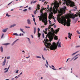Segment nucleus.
<instances>
[{"mask_svg":"<svg viewBox=\"0 0 80 80\" xmlns=\"http://www.w3.org/2000/svg\"><path fill=\"white\" fill-rule=\"evenodd\" d=\"M63 12H65V9L64 8H62V9H60V10L59 11V13H61V14H62L63 13Z\"/></svg>","mask_w":80,"mask_h":80,"instance_id":"nucleus-8","label":"nucleus"},{"mask_svg":"<svg viewBox=\"0 0 80 80\" xmlns=\"http://www.w3.org/2000/svg\"><path fill=\"white\" fill-rule=\"evenodd\" d=\"M47 1H46L45 2H44V3H47Z\"/></svg>","mask_w":80,"mask_h":80,"instance_id":"nucleus-57","label":"nucleus"},{"mask_svg":"<svg viewBox=\"0 0 80 80\" xmlns=\"http://www.w3.org/2000/svg\"><path fill=\"white\" fill-rule=\"evenodd\" d=\"M54 39L56 40H58V37L57 36H55L54 38Z\"/></svg>","mask_w":80,"mask_h":80,"instance_id":"nucleus-18","label":"nucleus"},{"mask_svg":"<svg viewBox=\"0 0 80 80\" xmlns=\"http://www.w3.org/2000/svg\"><path fill=\"white\" fill-rule=\"evenodd\" d=\"M44 41L45 42L44 43V45L46 47L47 50H49V49L50 50V48H51V47H52V45H51L50 43L48 42V39L46 38L44 39Z\"/></svg>","mask_w":80,"mask_h":80,"instance_id":"nucleus-6","label":"nucleus"},{"mask_svg":"<svg viewBox=\"0 0 80 80\" xmlns=\"http://www.w3.org/2000/svg\"><path fill=\"white\" fill-rule=\"evenodd\" d=\"M49 19H50V20H51V19H52V18H51V17H49Z\"/></svg>","mask_w":80,"mask_h":80,"instance_id":"nucleus-55","label":"nucleus"},{"mask_svg":"<svg viewBox=\"0 0 80 80\" xmlns=\"http://www.w3.org/2000/svg\"><path fill=\"white\" fill-rule=\"evenodd\" d=\"M49 67L50 68H51L52 69V70H56V69L54 68H52L51 67V66H49Z\"/></svg>","mask_w":80,"mask_h":80,"instance_id":"nucleus-28","label":"nucleus"},{"mask_svg":"<svg viewBox=\"0 0 80 80\" xmlns=\"http://www.w3.org/2000/svg\"><path fill=\"white\" fill-rule=\"evenodd\" d=\"M48 22H49V23L50 25H51V21H50V20H48Z\"/></svg>","mask_w":80,"mask_h":80,"instance_id":"nucleus-38","label":"nucleus"},{"mask_svg":"<svg viewBox=\"0 0 80 80\" xmlns=\"http://www.w3.org/2000/svg\"><path fill=\"white\" fill-rule=\"evenodd\" d=\"M50 30L51 32L50 31L49 33H48L47 35L48 37L49 38V41L51 42V41H52L53 39V37H54V36H55V31H54L53 28H50Z\"/></svg>","mask_w":80,"mask_h":80,"instance_id":"nucleus-3","label":"nucleus"},{"mask_svg":"<svg viewBox=\"0 0 80 80\" xmlns=\"http://www.w3.org/2000/svg\"><path fill=\"white\" fill-rule=\"evenodd\" d=\"M45 0H42V2H45Z\"/></svg>","mask_w":80,"mask_h":80,"instance_id":"nucleus-54","label":"nucleus"},{"mask_svg":"<svg viewBox=\"0 0 80 80\" xmlns=\"http://www.w3.org/2000/svg\"><path fill=\"white\" fill-rule=\"evenodd\" d=\"M32 17L33 18H34L35 17V16H34V15H33V14H32Z\"/></svg>","mask_w":80,"mask_h":80,"instance_id":"nucleus-45","label":"nucleus"},{"mask_svg":"<svg viewBox=\"0 0 80 80\" xmlns=\"http://www.w3.org/2000/svg\"><path fill=\"white\" fill-rule=\"evenodd\" d=\"M10 57L9 56L7 57V59H10Z\"/></svg>","mask_w":80,"mask_h":80,"instance_id":"nucleus-35","label":"nucleus"},{"mask_svg":"<svg viewBox=\"0 0 80 80\" xmlns=\"http://www.w3.org/2000/svg\"><path fill=\"white\" fill-rule=\"evenodd\" d=\"M40 5H39V4H38V5L37 6V8H36V10H35V11L34 12V13L35 15L36 14V13H37V12H38V11L37 10H40Z\"/></svg>","mask_w":80,"mask_h":80,"instance_id":"nucleus-7","label":"nucleus"},{"mask_svg":"<svg viewBox=\"0 0 80 80\" xmlns=\"http://www.w3.org/2000/svg\"><path fill=\"white\" fill-rule=\"evenodd\" d=\"M15 26H16V24H14L13 25H11L10 26V28H12V27H15Z\"/></svg>","mask_w":80,"mask_h":80,"instance_id":"nucleus-21","label":"nucleus"},{"mask_svg":"<svg viewBox=\"0 0 80 80\" xmlns=\"http://www.w3.org/2000/svg\"><path fill=\"white\" fill-rule=\"evenodd\" d=\"M3 45H10V43H5V44H3Z\"/></svg>","mask_w":80,"mask_h":80,"instance_id":"nucleus-24","label":"nucleus"},{"mask_svg":"<svg viewBox=\"0 0 80 80\" xmlns=\"http://www.w3.org/2000/svg\"><path fill=\"white\" fill-rule=\"evenodd\" d=\"M0 50L2 52H3V47L1 46L0 48Z\"/></svg>","mask_w":80,"mask_h":80,"instance_id":"nucleus-20","label":"nucleus"},{"mask_svg":"<svg viewBox=\"0 0 80 80\" xmlns=\"http://www.w3.org/2000/svg\"><path fill=\"white\" fill-rule=\"evenodd\" d=\"M69 59H70V58H68V59L66 61V62H68V60H69Z\"/></svg>","mask_w":80,"mask_h":80,"instance_id":"nucleus-50","label":"nucleus"},{"mask_svg":"<svg viewBox=\"0 0 80 80\" xmlns=\"http://www.w3.org/2000/svg\"><path fill=\"white\" fill-rule=\"evenodd\" d=\"M36 2H37V1H34L33 3H36Z\"/></svg>","mask_w":80,"mask_h":80,"instance_id":"nucleus-48","label":"nucleus"},{"mask_svg":"<svg viewBox=\"0 0 80 80\" xmlns=\"http://www.w3.org/2000/svg\"><path fill=\"white\" fill-rule=\"evenodd\" d=\"M68 37L69 38H70V39H71V37L72 36V34L71 33V34L69 32L68 33Z\"/></svg>","mask_w":80,"mask_h":80,"instance_id":"nucleus-10","label":"nucleus"},{"mask_svg":"<svg viewBox=\"0 0 80 80\" xmlns=\"http://www.w3.org/2000/svg\"><path fill=\"white\" fill-rule=\"evenodd\" d=\"M78 58V57H77V58H76L74 60V61L75 60H76L77 58Z\"/></svg>","mask_w":80,"mask_h":80,"instance_id":"nucleus-41","label":"nucleus"},{"mask_svg":"<svg viewBox=\"0 0 80 80\" xmlns=\"http://www.w3.org/2000/svg\"><path fill=\"white\" fill-rule=\"evenodd\" d=\"M6 16H8V17H10V15H8V13L6 14Z\"/></svg>","mask_w":80,"mask_h":80,"instance_id":"nucleus-36","label":"nucleus"},{"mask_svg":"<svg viewBox=\"0 0 80 80\" xmlns=\"http://www.w3.org/2000/svg\"><path fill=\"white\" fill-rule=\"evenodd\" d=\"M31 37L32 38H33V35H31Z\"/></svg>","mask_w":80,"mask_h":80,"instance_id":"nucleus-60","label":"nucleus"},{"mask_svg":"<svg viewBox=\"0 0 80 80\" xmlns=\"http://www.w3.org/2000/svg\"><path fill=\"white\" fill-rule=\"evenodd\" d=\"M44 50H47V49H46V48H44Z\"/></svg>","mask_w":80,"mask_h":80,"instance_id":"nucleus-63","label":"nucleus"},{"mask_svg":"<svg viewBox=\"0 0 80 80\" xmlns=\"http://www.w3.org/2000/svg\"><path fill=\"white\" fill-rule=\"evenodd\" d=\"M76 48H79V47H80V46H77L75 47Z\"/></svg>","mask_w":80,"mask_h":80,"instance_id":"nucleus-34","label":"nucleus"},{"mask_svg":"<svg viewBox=\"0 0 80 80\" xmlns=\"http://www.w3.org/2000/svg\"><path fill=\"white\" fill-rule=\"evenodd\" d=\"M23 12H27V9H25L23 10Z\"/></svg>","mask_w":80,"mask_h":80,"instance_id":"nucleus-39","label":"nucleus"},{"mask_svg":"<svg viewBox=\"0 0 80 80\" xmlns=\"http://www.w3.org/2000/svg\"><path fill=\"white\" fill-rule=\"evenodd\" d=\"M40 31V28H38V33Z\"/></svg>","mask_w":80,"mask_h":80,"instance_id":"nucleus-27","label":"nucleus"},{"mask_svg":"<svg viewBox=\"0 0 80 80\" xmlns=\"http://www.w3.org/2000/svg\"><path fill=\"white\" fill-rule=\"evenodd\" d=\"M13 35H15L16 36H19V35L17 34V33H13Z\"/></svg>","mask_w":80,"mask_h":80,"instance_id":"nucleus-22","label":"nucleus"},{"mask_svg":"<svg viewBox=\"0 0 80 80\" xmlns=\"http://www.w3.org/2000/svg\"><path fill=\"white\" fill-rule=\"evenodd\" d=\"M59 29H60V28H58V29L55 30V34H57V33H58V32H59Z\"/></svg>","mask_w":80,"mask_h":80,"instance_id":"nucleus-9","label":"nucleus"},{"mask_svg":"<svg viewBox=\"0 0 80 80\" xmlns=\"http://www.w3.org/2000/svg\"><path fill=\"white\" fill-rule=\"evenodd\" d=\"M42 9H43V10H45V9H47V8H42Z\"/></svg>","mask_w":80,"mask_h":80,"instance_id":"nucleus-40","label":"nucleus"},{"mask_svg":"<svg viewBox=\"0 0 80 80\" xmlns=\"http://www.w3.org/2000/svg\"><path fill=\"white\" fill-rule=\"evenodd\" d=\"M22 73H23V72H21V73L19 75H22Z\"/></svg>","mask_w":80,"mask_h":80,"instance_id":"nucleus-52","label":"nucleus"},{"mask_svg":"<svg viewBox=\"0 0 80 80\" xmlns=\"http://www.w3.org/2000/svg\"><path fill=\"white\" fill-rule=\"evenodd\" d=\"M49 7V5H48V7L47 8V9H48Z\"/></svg>","mask_w":80,"mask_h":80,"instance_id":"nucleus-49","label":"nucleus"},{"mask_svg":"<svg viewBox=\"0 0 80 80\" xmlns=\"http://www.w3.org/2000/svg\"><path fill=\"white\" fill-rule=\"evenodd\" d=\"M51 5L52 6V5L54 6L52 10L53 12L55 13H57V12H58V8L59 7L57 2L55 1L54 3L51 4Z\"/></svg>","mask_w":80,"mask_h":80,"instance_id":"nucleus-4","label":"nucleus"},{"mask_svg":"<svg viewBox=\"0 0 80 80\" xmlns=\"http://www.w3.org/2000/svg\"><path fill=\"white\" fill-rule=\"evenodd\" d=\"M77 33H78V34H79V35H80V32H79L78 31H77Z\"/></svg>","mask_w":80,"mask_h":80,"instance_id":"nucleus-33","label":"nucleus"},{"mask_svg":"<svg viewBox=\"0 0 80 80\" xmlns=\"http://www.w3.org/2000/svg\"><path fill=\"white\" fill-rule=\"evenodd\" d=\"M38 37H40L41 35V34L39 32H38Z\"/></svg>","mask_w":80,"mask_h":80,"instance_id":"nucleus-23","label":"nucleus"},{"mask_svg":"<svg viewBox=\"0 0 80 80\" xmlns=\"http://www.w3.org/2000/svg\"><path fill=\"white\" fill-rule=\"evenodd\" d=\"M48 27V31H50V28H51V27H52V26L54 25H55V24H51Z\"/></svg>","mask_w":80,"mask_h":80,"instance_id":"nucleus-11","label":"nucleus"},{"mask_svg":"<svg viewBox=\"0 0 80 80\" xmlns=\"http://www.w3.org/2000/svg\"><path fill=\"white\" fill-rule=\"evenodd\" d=\"M19 36H22V33H20L19 34Z\"/></svg>","mask_w":80,"mask_h":80,"instance_id":"nucleus-59","label":"nucleus"},{"mask_svg":"<svg viewBox=\"0 0 80 80\" xmlns=\"http://www.w3.org/2000/svg\"><path fill=\"white\" fill-rule=\"evenodd\" d=\"M33 20L34 22H35V18H33Z\"/></svg>","mask_w":80,"mask_h":80,"instance_id":"nucleus-42","label":"nucleus"},{"mask_svg":"<svg viewBox=\"0 0 80 80\" xmlns=\"http://www.w3.org/2000/svg\"><path fill=\"white\" fill-rule=\"evenodd\" d=\"M36 57V58H41V57L40 56H37Z\"/></svg>","mask_w":80,"mask_h":80,"instance_id":"nucleus-31","label":"nucleus"},{"mask_svg":"<svg viewBox=\"0 0 80 80\" xmlns=\"http://www.w3.org/2000/svg\"><path fill=\"white\" fill-rule=\"evenodd\" d=\"M27 38L29 42H30V38Z\"/></svg>","mask_w":80,"mask_h":80,"instance_id":"nucleus-37","label":"nucleus"},{"mask_svg":"<svg viewBox=\"0 0 80 80\" xmlns=\"http://www.w3.org/2000/svg\"><path fill=\"white\" fill-rule=\"evenodd\" d=\"M43 27H44V26L41 27V28H43Z\"/></svg>","mask_w":80,"mask_h":80,"instance_id":"nucleus-62","label":"nucleus"},{"mask_svg":"<svg viewBox=\"0 0 80 80\" xmlns=\"http://www.w3.org/2000/svg\"><path fill=\"white\" fill-rule=\"evenodd\" d=\"M42 36L43 38H44V33H43V34H42Z\"/></svg>","mask_w":80,"mask_h":80,"instance_id":"nucleus-46","label":"nucleus"},{"mask_svg":"<svg viewBox=\"0 0 80 80\" xmlns=\"http://www.w3.org/2000/svg\"><path fill=\"white\" fill-rule=\"evenodd\" d=\"M22 52H24V53H25V52L24 51H22Z\"/></svg>","mask_w":80,"mask_h":80,"instance_id":"nucleus-58","label":"nucleus"},{"mask_svg":"<svg viewBox=\"0 0 80 80\" xmlns=\"http://www.w3.org/2000/svg\"><path fill=\"white\" fill-rule=\"evenodd\" d=\"M60 42V40L57 42V43H56L55 42L52 43V44L51 45V47L50 48V50H55L57 48V47H58V48H60L62 47V43L61 42Z\"/></svg>","mask_w":80,"mask_h":80,"instance_id":"nucleus-2","label":"nucleus"},{"mask_svg":"<svg viewBox=\"0 0 80 80\" xmlns=\"http://www.w3.org/2000/svg\"><path fill=\"white\" fill-rule=\"evenodd\" d=\"M65 2H66V4L68 7L70 6V7H72L73 6H75V3L71 0H62Z\"/></svg>","mask_w":80,"mask_h":80,"instance_id":"nucleus-5","label":"nucleus"},{"mask_svg":"<svg viewBox=\"0 0 80 80\" xmlns=\"http://www.w3.org/2000/svg\"><path fill=\"white\" fill-rule=\"evenodd\" d=\"M18 40H19V39H17L13 43H12V44L11 45H12V46H13V45L15 43H16V42H17V41H18Z\"/></svg>","mask_w":80,"mask_h":80,"instance_id":"nucleus-16","label":"nucleus"},{"mask_svg":"<svg viewBox=\"0 0 80 80\" xmlns=\"http://www.w3.org/2000/svg\"><path fill=\"white\" fill-rule=\"evenodd\" d=\"M10 68V66L7 69L6 71H5L4 73H7V72H8V69Z\"/></svg>","mask_w":80,"mask_h":80,"instance_id":"nucleus-19","label":"nucleus"},{"mask_svg":"<svg viewBox=\"0 0 80 80\" xmlns=\"http://www.w3.org/2000/svg\"><path fill=\"white\" fill-rule=\"evenodd\" d=\"M31 8L30 7L29 8V10H31Z\"/></svg>","mask_w":80,"mask_h":80,"instance_id":"nucleus-61","label":"nucleus"},{"mask_svg":"<svg viewBox=\"0 0 80 80\" xmlns=\"http://www.w3.org/2000/svg\"><path fill=\"white\" fill-rule=\"evenodd\" d=\"M7 30H8V28H6L2 30V32H6L7 31Z\"/></svg>","mask_w":80,"mask_h":80,"instance_id":"nucleus-17","label":"nucleus"},{"mask_svg":"<svg viewBox=\"0 0 80 80\" xmlns=\"http://www.w3.org/2000/svg\"><path fill=\"white\" fill-rule=\"evenodd\" d=\"M52 68H55V67H54V66L52 65Z\"/></svg>","mask_w":80,"mask_h":80,"instance_id":"nucleus-53","label":"nucleus"},{"mask_svg":"<svg viewBox=\"0 0 80 80\" xmlns=\"http://www.w3.org/2000/svg\"><path fill=\"white\" fill-rule=\"evenodd\" d=\"M46 63L48 65V62L47 61V60H46Z\"/></svg>","mask_w":80,"mask_h":80,"instance_id":"nucleus-43","label":"nucleus"},{"mask_svg":"<svg viewBox=\"0 0 80 80\" xmlns=\"http://www.w3.org/2000/svg\"><path fill=\"white\" fill-rule=\"evenodd\" d=\"M18 70H17V71L16 72V73H18Z\"/></svg>","mask_w":80,"mask_h":80,"instance_id":"nucleus-47","label":"nucleus"},{"mask_svg":"<svg viewBox=\"0 0 80 80\" xmlns=\"http://www.w3.org/2000/svg\"><path fill=\"white\" fill-rule=\"evenodd\" d=\"M27 22L28 24L29 25H30L31 24V21L30 20V19H28L27 20Z\"/></svg>","mask_w":80,"mask_h":80,"instance_id":"nucleus-15","label":"nucleus"},{"mask_svg":"<svg viewBox=\"0 0 80 80\" xmlns=\"http://www.w3.org/2000/svg\"><path fill=\"white\" fill-rule=\"evenodd\" d=\"M40 12L41 13V16H39V20L40 21L42 20V21L43 23H44L45 25H47V13H43V9H42L40 10Z\"/></svg>","mask_w":80,"mask_h":80,"instance_id":"nucleus-1","label":"nucleus"},{"mask_svg":"<svg viewBox=\"0 0 80 80\" xmlns=\"http://www.w3.org/2000/svg\"><path fill=\"white\" fill-rule=\"evenodd\" d=\"M3 35H4V34H2V36L1 37V38H3Z\"/></svg>","mask_w":80,"mask_h":80,"instance_id":"nucleus-44","label":"nucleus"},{"mask_svg":"<svg viewBox=\"0 0 80 80\" xmlns=\"http://www.w3.org/2000/svg\"><path fill=\"white\" fill-rule=\"evenodd\" d=\"M42 58L43 60H45V59L43 57V56L42 55Z\"/></svg>","mask_w":80,"mask_h":80,"instance_id":"nucleus-29","label":"nucleus"},{"mask_svg":"<svg viewBox=\"0 0 80 80\" xmlns=\"http://www.w3.org/2000/svg\"><path fill=\"white\" fill-rule=\"evenodd\" d=\"M36 32H37V28H36V27H34V31H33L34 34H35V33H36Z\"/></svg>","mask_w":80,"mask_h":80,"instance_id":"nucleus-12","label":"nucleus"},{"mask_svg":"<svg viewBox=\"0 0 80 80\" xmlns=\"http://www.w3.org/2000/svg\"><path fill=\"white\" fill-rule=\"evenodd\" d=\"M20 31H21V32H22V33H25V32H24L23 31V29H20Z\"/></svg>","mask_w":80,"mask_h":80,"instance_id":"nucleus-26","label":"nucleus"},{"mask_svg":"<svg viewBox=\"0 0 80 80\" xmlns=\"http://www.w3.org/2000/svg\"><path fill=\"white\" fill-rule=\"evenodd\" d=\"M5 63H6V58H5L4 59V60L2 63V66H4V65H5Z\"/></svg>","mask_w":80,"mask_h":80,"instance_id":"nucleus-13","label":"nucleus"},{"mask_svg":"<svg viewBox=\"0 0 80 80\" xmlns=\"http://www.w3.org/2000/svg\"><path fill=\"white\" fill-rule=\"evenodd\" d=\"M46 67H47V68H48V65H46Z\"/></svg>","mask_w":80,"mask_h":80,"instance_id":"nucleus-56","label":"nucleus"},{"mask_svg":"<svg viewBox=\"0 0 80 80\" xmlns=\"http://www.w3.org/2000/svg\"><path fill=\"white\" fill-rule=\"evenodd\" d=\"M25 27L26 28H30V27H27V26H25Z\"/></svg>","mask_w":80,"mask_h":80,"instance_id":"nucleus-32","label":"nucleus"},{"mask_svg":"<svg viewBox=\"0 0 80 80\" xmlns=\"http://www.w3.org/2000/svg\"><path fill=\"white\" fill-rule=\"evenodd\" d=\"M19 76H20V75H18V76H16L15 77V78H18V77H19Z\"/></svg>","mask_w":80,"mask_h":80,"instance_id":"nucleus-30","label":"nucleus"},{"mask_svg":"<svg viewBox=\"0 0 80 80\" xmlns=\"http://www.w3.org/2000/svg\"><path fill=\"white\" fill-rule=\"evenodd\" d=\"M30 56H29L28 57H27V58H30Z\"/></svg>","mask_w":80,"mask_h":80,"instance_id":"nucleus-51","label":"nucleus"},{"mask_svg":"<svg viewBox=\"0 0 80 80\" xmlns=\"http://www.w3.org/2000/svg\"><path fill=\"white\" fill-rule=\"evenodd\" d=\"M45 30V31H43V32H44L45 34H47V30H48V28H46Z\"/></svg>","mask_w":80,"mask_h":80,"instance_id":"nucleus-14","label":"nucleus"},{"mask_svg":"<svg viewBox=\"0 0 80 80\" xmlns=\"http://www.w3.org/2000/svg\"><path fill=\"white\" fill-rule=\"evenodd\" d=\"M79 51H77V52H75L73 54H72V55H75V54H76V53H78V52Z\"/></svg>","mask_w":80,"mask_h":80,"instance_id":"nucleus-25","label":"nucleus"},{"mask_svg":"<svg viewBox=\"0 0 80 80\" xmlns=\"http://www.w3.org/2000/svg\"><path fill=\"white\" fill-rule=\"evenodd\" d=\"M54 28H56V26L54 25Z\"/></svg>","mask_w":80,"mask_h":80,"instance_id":"nucleus-64","label":"nucleus"}]
</instances>
